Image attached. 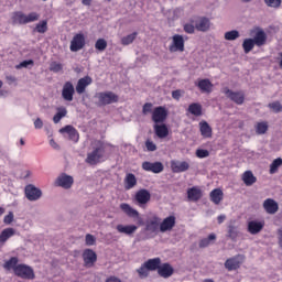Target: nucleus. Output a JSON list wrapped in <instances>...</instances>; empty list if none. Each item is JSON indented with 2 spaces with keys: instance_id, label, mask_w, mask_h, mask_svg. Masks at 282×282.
<instances>
[{
  "instance_id": "obj_1",
  "label": "nucleus",
  "mask_w": 282,
  "mask_h": 282,
  "mask_svg": "<svg viewBox=\"0 0 282 282\" xmlns=\"http://www.w3.org/2000/svg\"><path fill=\"white\" fill-rule=\"evenodd\" d=\"M93 151L87 154L86 162L91 166L100 164L101 158H105V142L95 140L93 143Z\"/></svg>"
},
{
  "instance_id": "obj_2",
  "label": "nucleus",
  "mask_w": 282,
  "mask_h": 282,
  "mask_svg": "<svg viewBox=\"0 0 282 282\" xmlns=\"http://www.w3.org/2000/svg\"><path fill=\"white\" fill-rule=\"evenodd\" d=\"M11 21L13 25H26V23H34V21H39V13L31 12L26 15L21 11H15L11 17Z\"/></svg>"
},
{
  "instance_id": "obj_3",
  "label": "nucleus",
  "mask_w": 282,
  "mask_h": 282,
  "mask_svg": "<svg viewBox=\"0 0 282 282\" xmlns=\"http://www.w3.org/2000/svg\"><path fill=\"white\" fill-rule=\"evenodd\" d=\"M14 275L19 279H24L25 281H34L36 279L34 269L25 263L18 264Z\"/></svg>"
},
{
  "instance_id": "obj_4",
  "label": "nucleus",
  "mask_w": 282,
  "mask_h": 282,
  "mask_svg": "<svg viewBox=\"0 0 282 282\" xmlns=\"http://www.w3.org/2000/svg\"><path fill=\"white\" fill-rule=\"evenodd\" d=\"M97 98L99 107L118 102V95H116L113 91L98 93Z\"/></svg>"
},
{
  "instance_id": "obj_5",
  "label": "nucleus",
  "mask_w": 282,
  "mask_h": 282,
  "mask_svg": "<svg viewBox=\"0 0 282 282\" xmlns=\"http://www.w3.org/2000/svg\"><path fill=\"white\" fill-rule=\"evenodd\" d=\"M246 261V256L243 254H237L232 258H228L225 262V268L228 270V272H232V270H239L241 268V264Z\"/></svg>"
},
{
  "instance_id": "obj_6",
  "label": "nucleus",
  "mask_w": 282,
  "mask_h": 282,
  "mask_svg": "<svg viewBox=\"0 0 282 282\" xmlns=\"http://www.w3.org/2000/svg\"><path fill=\"white\" fill-rule=\"evenodd\" d=\"M166 118H169V110L164 106L155 107L152 111V121L155 124H162L166 122Z\"/></svg>"
},
{
  "instance_id": "obj_7",
  "label": "nucleus",
  "mask_w": 282,
  "mask_h": 282,
  "mask_svg": "<svg viewBox=\"0 0 282 282\" xmlns=\"http://www.w3.org/2000/svg\"><path fill=\"white\" fill-rule=\"evenodd\" d=\"M185 50V41L184 36L180 34H174L172 36V43L169 46V51L171 54H175V52H184Z\"/></svg>"
},
{
  "instance_id": "obj_8",
  "label": "nucleus",
  "mask_w": 282,
  "mask_h": 282,
  "mask_svg": "<svg viewBox=\"0 0 282 282\" xmlns=\"http://www.w3.org/2000/svg\"><path fill=\"white\" fill-rule=\"evenodd\" d=\"M223 94H225V96L236 105H243L246 101V94H243V91H232L228 87H225L223 89Z\"/></svg>"
},
{
  "instance_id": "obj_9",
  "label": "nucleus",
  "mask_w": 282,
  "mask_h": 282,
  "mask_svg": "<svg viewBox=\"0 0 282 282\" xmlns=\"http://www.w3.org/2000/svg\"><path fill=\"white\" fill-rule=\"evenodd\" d=\"M85 45V34L76 33L70 41L69 50L70 52H80V50H83Z\"/></svg>"
},
{
  "instance_id": "obj_10",
  "label": "nucleus",
  "mask_w": 282,
  "mask_h": 282,
  "mask_svg": "<svg viewBox=\"0 0 282 282\" xmlns=\"http://www.w3.org/2000/svg\"><path fill=\"white\" fill-rule=\"evenodd\" d=\"M82 257L85 268H94L96 261H98V254L91 249H85Z\"/></svg>"
},
{
  "instance_id": "obj_11",
  "label": "nucleus",
  "mask_w": 282,
  "mask_h": 282,
  "mask_svg": "<svg viewBox=\"0 0 282 282\" xmlns=\"http://www.w3.org/2000/svg\"><path fill=\"white\" fill-rule=\"evenodd\" d=\"M134 200L140 208H144L151 202V193L148 189H139L134 195Z\"/></svg>"
},
{
  "instance_id": "obj_12",
  "label": "nucleus",
  "mask_w": 282,
  "mask_h": 282,
  "mask_svg": "<svg viewBox=\"0 0 282 282\" xmlns=\"http://www.w3.org/2000/svg\"><path fill=\"white\" fill-rule=\"evenodd\" d=\"M24 193L29 202H36L41 199V195H43V192L32 184L25 186Z\"/></svg>"
},
{
  "instance_id": "obj_13",
  "label": "nucleus",
  "mask_w": 282,
  "mask_h": 282,
  "mask_svg": "<svg viewBox=\"0 0 282 282\" xmlns=\"http://www.w3.org/2000/svg\"><path fill=\"white\" fill-rule=\"evenodd\" d=\"M142 169L143 171H148L149 173H162V171H164V164H162V162H149V161H145L142 163Z\"/></svg>"
},
{
  "instance_id": "obj_14",
  "label": "nucleus",
  "mask_w": 282,
  "mask_h": 282,
  "mask_svg": "<svg viewBox=\"0 0 282 282\" xmlns=\"http://www.w3.org/2000/svg\"><path fill=\"white\" fill-rule=\"evenodd\" d=\"M74 94H76L74 84H72V82H66L62 89V98L66 100V102H72V100H74Z\"/></svg>"
},
{
  "instance_id": "obj_15",
  "label": "nucleus",
  "mask_w": 282,
  "mask_h": 282,
  "mask_svg": "<svg viewBox=\"0 0 282 282\" xmlns=\"http://www.w3.org/2000/svg\"><path fill=\"white\" fill-rule=\"evenodd\" d=\"M158 274L161 279H171L172 274H175V269L169 262L161 263L158 269Z\"/></svg>"
},
{
  "instance_id": "obj_16",
  "label": "nucleus",
  "mask_w": 282,
  "mask_h": 282,
  "mask_svg": "<svg viewBox=\"0 0 282 282\" xmlns=\"http://www.w3.org/2000/svg\"><path fill=\"white\" fill-rule=\"evenodd\" d=\"M171 171L172 173H186L191 169V164L186 161H171Z\"/></svg>"
},
{
  "instance_id": "obj_17",
  "label": "nucleus",
  "mask_w": 282,
  "mask_h": 282,
  "mask_svg": "<svg viewBox=\"0 0 282 282\" xmlns=\"http://www.w3.org/2000/svg\"><path fill=\"white\" fill-rule=\"evenodd\" d=\"M262 206L268 215H276L279 213V203L274 198H267Z\"/></svg>"
},
{
  "instance_id": "obj_18",
  "label": "nucleus",
  "mask_w": 282,
  "mask_h": 282,
  "mask_svg": "<svg viewBox=\"0 0 282 282\" xmlns=\"http://www.w3.org/2000/svg\"><path fill=\"white\" fill-rule=\"evenodd\" d=\"M55 184L62 188H72V185L74 184V177L67 174H62L57 177Z\"/></svg>"
},
{
  "instance_id": "obj_19",
  "label": "nucleus",
  "mask_w": 282,
  "mask_h": 282,
  "mask_svg": "<svg viewBox=\"0 0 282 282\" xmlns=\"http://www.w3.org/2000/svg\"><path fill=\"white\" fill-rule=\"evenodd\" d=\"M175 228V216H169L160 224V232H169Z\"/></svg>"
},
{
  "instance_id": "obj_20",
  "label": "nucleus",
  "mask_w": 282,
  "mask_h": 282,
  "mask_svg": "<svg viewBox=\"0 0 282 282\" xmlns=\"http://www.w3.org/2000/svg\"><path fill=\"white\" fill-rule=\"evenodd\" d=\"M91 83H94V80L89 76H85L78 79L76 85V93L79 95L85 94V90L87 89V87H89V85H91Z\"/></svg>"
},
{
  "instance_id": "obj_21",
  "label": "nucleus",
  "mask_w": 282,
  "mask_h": 282,
  "mask_svg": "<svg viewBox=\"0 0 282 282\" xmlns=\"http://www.w3.org/2000/svg\"><path fill=\"white\" fill-rule=\"evenodd\" d=\"M263 226H265L262 221L251 220L248 223L247 230L250 235H259L263 230Z\"/></svg>"
},
{
  "instance_id": "obj_22",
  "label": "nucleus",
  "mask_w": 282,
  "mask_h": 282,
  "mask_svg": "<svg viewBox=\"0 0 282 282\" xmlns=\"http://www.w3.org/2000/svg\"><path fill=\"white\" fill-rule=\"evenodd\" d=\"M120 209L122 210V213H124V215H127V217H130L132 219H138L140 217V213L137 209H133V207H131V205L127 203H121Z\"/></svg>"
},
{
  "instance_id": "obj_23",
  "label": "nucleus",
  "mask_w": 282,
  "mask_h": 282,
  "mask_svg": "<svg viewBox=\"0 0 282 282\" xmlns=\"http://www.w3.org/2000/svg\"><path fill=\"white\" fill-rule=\"evenodd\" d=\"M160 221H162L160 217L158 216L152 217L150 220L147 221L145 230L148 232H158V230L160 229Z\"/></svg>"
},
{
  "instance_id": "obj_24",
  "label": "nucleus",
  "mask_w": 282,
  "mask_h": 282,
  "mask_svg": "<svg viewBox=\"0 0 282 282\" xmlns=\"http://www.w3.org/2000/svg\"><path fill=\"white\" fill-rule=\"evenodd\" d=\"M59 133H67L69 140L73 142H77L79 138L78 130H76V128L73 126H65L64 128L59 129Z\"/></svg>"
},
{
  "instance_id": "obj_25",
  "label": "nucleus",
  "mask_w": 282,
  "mask_h": 282,
  "mask_svg": "<svg viewBox=\"0 0 282 282\" xmlns=\"http://www.w3.org/2000/svg\"><path fill=\"white\" fill-rule=\"evenodd\" d=\"M210 202L216 206H219L224 200V192L219 188H215L209 194Z\"/></svg>"
},
{
  "instance_id": "obj_26",
  "label": "nucleus",
  "mask_w": 282,
  "mask_h": 282,
  "mask_svg": "<svg viewBox=\"0 0 282 282\" xmlns=\"http://www.w3.org/2000/svg\"><path fill=\"white\" fill-rule=\"evenodd\" d=\"M196 87H198L203 94H210V91H213V83L210 79H199Z\"/></svg>"
},
{
  "instance_id": "obj_27",
  "label": "nucleus",
  "mask_w": 282,
  "mask_h": 282,
  "mask_svg": "<svg viewBox=\"0 0 282 282\" xmlns=\"http://www.w3.org/2000/svg\"><path fill=\"white\" fill-rule=\"evenodd\" d=\"M202 196L203 193L198 187H192L187 189V199L189 202H199Z\"/></svg>"
},
{
  "instance_id": "obj_28",
  "label": "nucleus",
  "mask_w": 282,
  "mask_h": 282,
  "mask_svg": "<svg viewBox=\"0 0 282 282\" xmlns=\"http://www.w3.org/2000/svg\"><path fill=\"white\" fill-rule=\"evenodd\" d=\"M138 185V178H135V174L128 173L124 178V188L126 191H131Z\"/></svg>"
},
{
  "instance_id": "obj_29",
  "label": "nucleus",
  "mask_w": 282,
  "mask_h": 282,
  "mask_svg": "<svg viewBox=\"0 0 282 282\" xmlns=\"http://www.w3.org/2000/svg\"><path fill=\"white\" fill-rule=\"evenodd\" d=\"M145 267H148V270H150V272H158V270L160 269V265L162 264V259L161 258H152L147 260L145 262Z\"/></svg>"
},
{
  "instance_id": "obj_30",
  "label": "nucleus",
  "mask_w": 282,
  "mask_h": 282,
  "mask_svg": "<svg viewBox=\"0 0 282 282\" xmlns=\"http://www.w3.org/2000/svg\"><path fill=\"white\" fill-rule=\"evenodd\" d=\"M15 234L17 231L14 230V228L3 229L0 234V246H4L8 239H10L11 237H14Z\"/></svg>"
},
{
  "instance_id": "obj_31",
  "label": "nucleus",
  "mask_w": 282,
  "mask_h": 282,
  "mask_svg": "<svg viewBox=\"0 0 282 282\" xmlns=\"http://www.w3.org/2000/svg\"><path fill=\"white\" fill-rule=\"evenodd\" d=\"M195 28L198 32H208L210 30V20L208 18H200L196 22Z\"/></svg>"
},
{
  "instance_id": "obj_32",
  "label": "nucleus",
  "mask_w": 282,
  "mask_h": 282,
  "mask_svg": "<svg viewBox=\"0 0 282 282\" xmlns=\"http://www.w3.org/2000/svg\"><path fill=\"white\" fill-rule=\"evenodd\" d=\"M154 132L155 135H158V138H160L161 140L164 138H167L169 135V127H166V124L162 123V124H154Z\"/></svg>"
},
{
  "instance_id": "obj_33",
  "label": "nucleus",
  "mask_w": 282,
  "mask_h": 282,
  "mask_svg": "<svg viewBox=\"0 0 282 282\" xmlns=\"http://www.w3.org/2000/svg\"><path fill=\"white\" fill-rule=\"evenodd\" d=\"M199 131H200V135H203V138H213V128H210V124H208V122L200 121L199 122Z\"/></svg>"
},
{
  "instance_id": "obj_34",
  "label": "nucleus",
  "mask_w": 282,
  "mask_h": 282,
  "mask_svg": "<svg viewBox=\"0 0 282 282\" xmlns=\"http://www.w3.org/2000/svg\"><path fill=\"white\" fill-rule=\"evenodd\" d=\"M242 182L246 186H252V184H257V177L252 174V171H246L242 174Z\"/></svg>"
},
{
  "instance_id": "obj_35",
  "label": "nucleus",
  "mask_w": 282,
  "mask_h": 282,
  "mask_svg": "<svg viewBox=\"0 0 282 282\" xmlns=\"http://www.w3.org/2000/svg\"><path fill=\"white\" fill-rule=\"evenodd\" d=\"M253 40V43H256V45L258 47H261L263 45H265V41H268V36L265 35V32L264 31H258L256 33V36Z\"/></svg>"
},
{
  "instance_id": "obj_36",
  "label": "nucleus",
  "mask_w": 282,
  "mask_h": 282,
  "mask_svg": "<svg viewBox=\"0 0 282 282\" xmlns=\"http://www.w3.org/2000/svg\"><path fill=\"white\" fill-rule=\"evenodd\" d=\"M4 270H13V274L15 273L17 268H19V258L11 257L3 264Z\"/></svg>"
},
{
  "instance_id": "obj_37",
  "label": "nucleus",
  "mask_w": 282,
  "mask_h": 282,
  "mask_svg": "<svg viewBox=\"0 0 282 282\" xmlns=\"http://www.w3.org/2000/svg\"><path fill=\"white\" fill-rule=\"evenodd\" d=\"M117 230H118V232H121L123 235H133V232H135V230H138V226H135V225H128V226L118 225Z\"/></svg>"
},
{
  "instance_id": "obj_38",
  "label": "nucleus",
  "mask_w": 282,
  "mask_h": 282,
  "mask_svg": "<svg viewBox=\"0 0 282 282\" xmlns=\"http://www.w3.org/2000/svg\"><path fill=\"white\" fill-rule=\"evenodd\" d=\"M187 111L192 113V116H195L196 118H199V116L203 115L202 111V105L197 102H193L188 106Z\"/></svg>"
},
{
  "instance_id": "obj_39",
  "label": "nucleus",
  "mask_w": 282,
  "mask_h": 282,
  "mask_svg": "<svg viewBox=\"0 0 282 282\" xmlns=\"http://www.w3.org/2000/svg\"><path fill=\"white\" fill-rule=\"evenodd\" d=\"M65 116H67V108L65 107L57 108V112L53 117V122L55 124H58V122H61V120H63Z\"/></svg>"
},
{
  "instance_id": "obj_40",
  "label": "nucleus",
  "mask_w": 282,
  "mask_h": 282,
  "mask_svg": "<svg viewBox=\"0 0 282 282\" xmlns=\"http://www.w3.org/2000/svg\"><path fill=\"white\" fill-rule=\"evenodd\" d=\"M254 45H257L254 43V40L245 39L242 42V50H243L245 54H250V52H252V50H254Z\"/></svg>"
},
{
  "instance_id": "obj_41",
  "label": "nucleus",
  "mask_w": 282,
  "mask_h": 282,
  "mask_svg": "<svg viewBox=\"0 0 282 282\" xmlns=\"http://www.w3.org/2000/svg\"><path fill=\"white\" fill-rule=\"evenodd\" d=\"M216 240H217V235L209 234L207 238H203L199 241V248H208V246H210V241H216Z\"/></svg>"
},
{
  "instance_id": "obj_42",
  "label": "nucleus",
  "mask_w": 282,
  "mask_h": 282,
  "mask_svg": "<svg viewBox=\"0 0 282 282\" xmlns=\"http://www.w3.org/2000/svg\"><path fill=\"white\" fill-rule=\"evenodd\" d=\"M281 166H282V159L281 158H278V159L273 160V162L270 164L269 173L271 175H274V173L279 172V167H281Z\"/></svg>"
},
{
  "instance_id": "obj_43",
  "label": "nucleus",
  "mask_w": 282,
  "mask_h": 282,
  "mask_svg": "<svg viewBox=\"0 0 282 282\" xmlns=\"http://www.w3.org/2000/svg\"><path fill=\"white\" fill-rule=\"evenodd\" d=\"M138 39V32H133L129 35H126L121 39V45H131Z\"/></svg>"
},
{
  "instance_id": "obj_44",
  "label": "nucleus",
  "mask_w": 282,
  "mask_h": 282,
  "mask_svg": "<svg viewBox=\"0 0 282 282\" xmlns=\"http://www.w3.org/2000/svg\"><path fill=\"white\" fill-rule=\"evenodd\" d=\"M135 272L138 273L139 279H147L149 278L150 270L148 269L145 262H143V264H141V267L137 269Z\"/></svg>"
},
{
  "instance_id": "obj_45",
  "label": "nucleus",
  "mask_w": 282,
  "mask_h": 282,
  "mask_svg": "<svg viewBox=\"0 0 282 282\" xmlns=\"http://www.w3.org/2000/svg\"><path fill=\"white\" fill-rule=\"evenodd\" d=\"M267 132H268V122L262 121L256 124V133L258 135H263Z\"/></svg>"
},
{
  "instance_id": "obj_46",
  "label": "nucleus",
  "mask_w": 282,
  "mask_h": 282,
  "mask_svg": "<svg viewBox=\"0 0 282 282\" xmlns=\"http://www.w3.org/2000/svg\"><path fill=\"white\" fill-rule=\"evenodd\" d=\"M228 237L231 241H237V238L239 237V231L237 230V227L232 225L228 227Z\"/></svg>"
},
{
  "instance_id": "obj_47",
  "label": "nucleus",
  "mask_w": 282,
  "mask_h": 282,
  "mask_svg": "<svg viewBox=\"0 0 282 282\" xmlns=\"http://www.w3.org/2000/svg\"><path fill=\"white\" fill-rule=\"evenodd\" d=\"M95 50L98 52H105L107 50V40L98 39L95 43Z\"/></svg>"
},
{
  "instance_id": "obj_48",
  "label": "nucleus",
  "mask_w": 282,
  "mask_h": 282,
  "mask_svg": "<svg viewBox=\"0 0 282 282\" xmlns=\"http://www.w3.org/2000/svg\"><path fill=\"white\" fill-rule=\"evenodd\" d=\"M226 41H237L239 39V31L232 30L225 33Z\"/></svg>"
},
{
  "instance_id": "obj_49",
  "label": "nucleus",
  "mask_w": 282,
  "mask_h": 282,
  "mask_svg": "<svg viewBox=\"0 0 282 282\" xmlns=\"http://www.w3.org/2000/svg\"><path fill=\"white\" fill-rule=\"evenodd\" d=\"M36 32H39V34H45V32H47V22L46 20L41 21L40 23L36 24L35 26Z\"/></svg>"
},
{
  "instance_id": "obj_50",
  "label": "nucleus",
  "mask_w": 282,
  "mask_h": 282,
  "mask_svg": "<svg viewBox=\"0 0 282 282\" xmlns=\"http://www.w3.org/2000/svg\"><path fill=\"white\" fill-rule=\"evenodd\" d=\"M269 109H272L274 113H281L282 111V105L281 101H273L268 105Z\"/></svg>"
},
{
  "instance_id": "obj_51",
  "label": "nucleus",
  "mask_w": 282,
  "mask_h": 282,
  "mask_svg": "<svg viewBox=\"0 0 282 282\" xmlns=\"http://www.w3.org/2000/svg\"><path fill=\"white\" fill-rule=\"evenodd\" d=\"M50 72H54V74H58V72H63V64L58 62H52L50 64Z\"/></svg>"
},
{
  "instance_id": "obj_52",
  "label": "nucleus",
  "mask_w": 282,
  "mask_h": 282,
  "mask_svg": "<svg viewBox=\"0 0 282 282\" xmlns=\"http://www.w3.org/2000/svg\"><path fill=\"white\" fill-rule=\"evenodd\" d=\"M268 8H281L282 0H264Z\"/></svg>"
},
{
  "instance_id": "obj_53",
  "label": "nucleus",
  "mask_w": 282,
  "mask_h": 282,
  "mask_svg": "<svg viewBox=\"0 0 282 282\" xmlns=\"http://www.w3.org/2000/svg\"><path fill=\"white\" fill-rule=\"evenodd\" d=\"M210 155V152L208 150L198 149L196 150V158H199L200 160H204V158H208Z\"/></svg>"
},
{
  "instance_id": "obj_54",
  "label": "nucleus",
  "mask_w": 282,
  "mask_h": 282,
  "mask_svg": "<svg viewBox=\"0 0 282 282\" xmlns=\"http://www.w3.org/2000/svg\"><path fill=\"white\" fill-rule=\"evenodd\" d=\"M153 112V104L151 102H145L142 107V113L143 116H147V113Z\"/></svg>"
},
{
  "instance_id": "obj_55",
  "label": "nucleus",
  "mask_w": 282,
  "mask_h": 282,
  "mask_svg": "<svg viewBox=\"0 0 282 282\" xmlns=\"http://www.w3.org/2000/svg\"><path fill=\"white\" fill-rule=\"evenodd\" d=\"M86 246H96V237H94V235L91 234H87L86 235Z\"/></svg>"
},
{
  "instance_id": "obj_56",
  "label": "nucleus",
  "mask_w": 282,
  "mask_h": 282,
  "mask_svg": "<svg viewBox=\"0 0 282 282\" xmlns=\"http://www.w3.org/2000/svg\"><path fill=\"white\" fill-rule=\"evenodd\" d=\"M183 30L186 32V34H195V25L191 23L184 24Z\"/></svg>"
},
{
  "instance_id": "obj_57",
  "label": "nucleus",
  "mask_w": 282,
  "mask_h": 282,
  "mask_svg": "<svg viewBox=\"0 0 282 282\" xmlns=\"http://www.w3.org/2000/svg\"><path fill=\"white\" fill-rule=\"evenodd\" d=\"M145 149L148 151H158V145H155L153 141L147 140L145 141Z\"/></svg>"
},
{
  "instance_id": "obj_58",
  "label": "nucleus",
  "mask_w": 282,
  "mask_h": 282,
  "mask_svg": "<svg viewBox=\"0 0 282 282\" xmlns=\"http://www.w3.org/2000/svg\"><path fill=\"white\" fill-rule=\"evenodd\" d=\"M12 221H14V214L9 213L7 216H4V224L10 225Z\"/></svg>"
},
{
  "instance_id": "obj_59",
  "label": "nucleus",
  "mask_w": 282,
  "mask_h": 282,
  "mask_svg": "<svg viewBox=\"0 0 282 282\" xmlns=\"http://www.w3.org/2000/svg\"><path fill=\"white\" fill-rule=\"evenodd\" d=\"M29 65H34V61L32 59L23 61L20 63L19 66H17V68L19 69L20 67H28Z\"/></svg>"
},
{
  "instance_id": "obj_60",
  "label": "nucleus",
  "mask_w": 282,
  "mask_h": 282,
  "mask_svg": "<svg viewBox=\"0 0 282 282\" xmlns=\"http://www.w3.org/2000/svg\"><path fill=\"white\" fill-rule=\"evenodd\" d=\"M172 98H174V100H180V98H182V93L180 90H173Z\"/></svg>"
},
{
  "instance_id": "obj_61",
  "label": "nucleus",
  "mask_w": 282,
  "mask_h": 282,
  "mask_svg": "<svg viewBox=\"0 0 282 282\" xmlns=\"http://www.w3.org/2000/svg\"><path fill=\"white\" fill-rule=\"evenodd\" d=\"M34 127H35V129H43V120H41V118H37L34 121Z\"/></svg>"
},
{
  "instance_id": "obj_62",
  "label": "nucleus",
  "mask_w": 282,
  "mask_h": 282,
  "mask_svg": "<svg viewBox=\"0 0 282 282\" xmlns=\"http://www.w3.org/2000/svg\"><path fill=\"white\" fill-rule=\"evenodd\" d=\"M106 282H122V280H120L119 278L116 276H109Z\"/></svg>"
},
{
  "instance_id": "obj_63",
  "label": "nucleus",
  "mask_w": 282,
  "mask_h": 282,
  "mask_svg": "<svg viewBox=\"0 0 282 282\" xmlns=\"http://www.w3.org/2000/svg\"><path fill=\"white\" fill-rule=\"evenodd\" d=\"M278 235H279V246H280V248H282V228H280L279 230H278Z\"/></svg>"
},
{
  "instance_id": "obj_64",
  "label": "nucleus",
  "mask_w": 282,
  "mask_h": 282,
  "mask_svg": "<svg viewBox=\"0 0 282 282\" xmlns=\"http://www.w3.org/2000/svg\"><path fill=\"white\" fill-rule=\"evenodd\" d=\"M50 144H51V147H52L53 149H59L58 143H56V141H54V139H51V140H50Z\"/></svg>"
}]
</instances>
